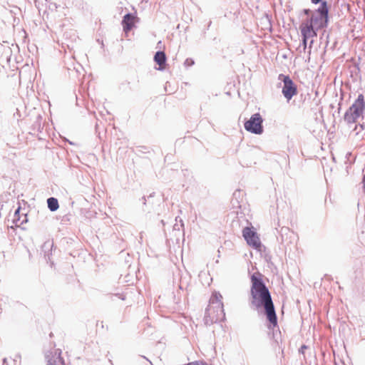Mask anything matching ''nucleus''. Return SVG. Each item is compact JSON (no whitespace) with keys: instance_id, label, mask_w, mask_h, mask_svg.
<instances>
[{"instance_id":"obj_32","label":"nucleus","mask_w":365,"mask_h":365,"mask_svg":"<svg viewBox=\"0 0 365 365\" xmlns=\"http://www.w3.org/2000/svg\"><path fill=\"white\" fill-rule=\"evenodd\" d=\"M339 107L338 108V110H339H339H340V109H341V103H339Z\"/></svg>"},{"instance_id":"obj_19","label":"nucleus","mask_w":365,"mask_h":365,"mask_svg":"<svg viewBox=\"0 0 365 365\" xmlns=\"http://www.w3.org/2000/svg\"><path fill=\"white\" fill-rule=\"evenodd\" d=\"M195 64V61L192 58H187L185 59V62H184V65L186 67H190V66H192Z\"/></svg>"},{"instance_id":"obj_21","label":"nucleus","mask_w":365,"mask_h":365,"mask_svg":"<svg viewBox=\"0 0 365 365\" xmlns=\"http://www.w3.org/2000/svg\"><path fill=\"white\" fill-rule=\"evenodd\" d=\"M314 11L309 9H304L302 10V12L304 15L307 16V17H309Z\"/></svg>"},{"instance_id":"obj_31","label":"nucleus","mask_w":365,"mask_h":365,"mask_svg":"<svg viewBox=\"0 0 365 365\" xmlns=\"http://www.w3.org/2000/svg\"><path fill=\"white\" fill-rule=\"evenodd\" d=\"M237 192H238V193L240 194V191H235V192H234V195H235V196H236V195H237Z\"/></svg>"},{"instance_id":"obj_11","label":"nucleus","mask_w":365,"mask_h":365,"mask_svg":"<svg viewBox=\"0 0 365 365\" xmlns=\"http://www.w3.org/2000/svg\"><path fill=\"white\" fill-rule=\"evenodd\" d=\"M153 60L159 66L158 70L163 71L165 69L163 66L166 63L167 56L164 51H158L154 55Z\"/></svg>"},{"instance_id":"obj_4","label":"nucleus","mask_w":365,"mask_h":365,"mask_svg":"<svg viewBox=\"0 0 365 365\" xmlns=\"http://www.w3.org/2000/svg\"><path fill=\"white\" fill-rule=\"evenodd\" d=\"M278 80L280 83H279L277 87H280L282 83H283L282 93L287 101H289L293 96L297 94V86L289 75L280 73L278 76Z\"/></svg>"},{"instance_id":"obj_22","label":"nucleus","mask_w":365,"mask_h":365,"mask_svg":"<svg viewBox=\"0 0 365 365\" xmlns=\"http://www.w3.org/2000/svg\"><path fill=\"white\" fill-rule=\"evenodd\" d=\"M70 219H71V215H64L61 220V222L63 223V224H66L68 223L69 221H70Z\"/></svg>"},{"instance_id":"obj_7","label":"nucleus","mask_w":365,"mask_h":365,"mask_svg":"<svg viewBox=\"0 0 365 365\" xmlns=\"http://www.w3.org/2000/svg\"><path fill=\"white\" fill-rule=\"evenodd\" d=\"M46 358L47 359V365H66L60 349H55L53 353L51 352L46 355Z\"/></svg>"},{"instance_id":"obj_1","label":"nucleus","mask_w":365,"mask_h":365,"mask_svg":"<svg viewBox=\"0 0 365 365\" xmlns=\"http://www.w3.org/2000/svg\"><path fill=\"white\" fill-rule=\"evenodd\" d=\"M263 275L255 272L250 276V305L258 313H263L268 322V327H273L277 324V316L271 293L263 280Z\"/></svg>"},{"instance_id":"obj_28","label":"nucleus","mask_w":365,"mask_h":365,"mask_svg":"<svg viewBox=\"0 0 365 365\" xmlns=\"http://www.w3.org/2000/svg\"><path fill=\"white\" fill-rule=\"evenodd\" d=\"M362 184H363V190L365 193V174L364 175L363 178H362Z\"/></svg>"},{"instance_id":"obj_26","label":"nucleus","mask_w":365,"mask_h":365,"mask_svg":"<svg viewBox=\"0 0 365 365\" xmlns=\"http://www.w3.org/2000/svg\"><path fill=\"white\" fill-rule=\"evenodd\" d=\"M142 200V202H143V205L146 206L147 205V198L145 197V196H143L142 198L140 199Z\"/></svg>"},{"instance_id":"obj_6","label":"nucleus","mask_w":365,"mask_h":365,"mask_svg":"<svg viewBox=\"0 0 365 365\" xmlns=\"http://www.w3.org/2000/svg\"><path fill=\"white\" fill-rule=\"evenodd\" d=\"M242 236L247 244L257 250H260L262 246L257 232L253 227H245L242 230Z\"/></svg>"},{"instance_id":"obj_10","label":"nucleus","mask_w":365,"mask_h":365,"mask_svg":"<svg viewBox=\"0 0 365 365\" xmlns=\"http://www.w3.org/2000/svg\"><path fill=\"white\" fill-rule=\"evenodd\" d=\"M53 247V242L51 241L45 242L41 247V252H43L44 259L47 262H51V264H53L51 259Z\"/></svg>"},{"instance_id":"obj_20","label":"nucleus","mask_w":365,"mask_h":365,"mask_svg":"<svg viewBox=\"0 0 365 365\" xmlns=\"http://www.w3.org/2000/svg\"><path fill=\"white\" fill-rule=\"evenodd\" d=\"M113 297H116L120 299L121 300L125 299V296L123 294H120V293H117L115 294H110V298L111 300H113Z\"/></svg>"},{"instance_id":"obj_3","label":"nucleus","mask_w":365,"mask_h":365,"mask_svg":"<svg viewBox=\"0 0 365 365\" xmlns=\"http://www.w3.org/2000/svg\"><path fill=\"white\" fill-rule=\"evenodd\" d=\"M365 110V101L363 94H359L353 104L346 110L344 115V120L347 124H353L363 116Z\"/></svg>"},{"instance_id":"obj_13","label":"nucleus","mask_w":365,"mask_h":365,"mask_svg":"<svg viewBox=\"0 0 365 365\" xmlns=\"http://www.w3.org/2000/svg\"><path fill=\"white\" fill-rule=\"evenodd\" d=\"M277 232L278 235L277 236V238L280 243L286 242L288 240L289 235L292 234L291 230L288 227H282Z\"/></svg>"},{"instance_id":"obj_14","label":"nucleus","mask_w":365,"mask_h":365,"mask_svg":"<svg viewBox=\"0 0 365 365\" xmlns=\"http://www.w3.org/2000/svg\"><path fill=\"white\" fill-rule=\"evenodd\" d=\"M221 298H222V295L220 293L212 294V295L210 299V302L212 304H216L217 305L215 307L219 309L220 310L222 314L223 315V317H225L223 304L220 300Z\"/></svg>"},{"instance_id":"obj_12","label":"nucleus","mask_w":365,"mask_h":365,"mask_svg":"<svg viewBox=\"0 0 365 365\" xmlns=\"http://www.w3.org/2000/svg\"><path fill=\"white\" fill-rule=\"evenodd\" d=\"M268 330H269V335H272V338L274 340V342L277 344V345H279V343L282 342V339H281V332H280V330L279 329V326H278V324H277V326L275 327H270V329L268 327V322L267 321V324H266Z\"/></svg>"},{"instance_id":"obj_17","label":"nucleus","mask_w":365,"mask_h":365,"mask_svg":"<svg viewBox=\"0 0 365 365\" xmlns=\"http://www.w3.org/2000/svg\"><path fill=\"white\" fill-rule=\"evenodd\" d=\"M210 311V309H206L205 313L204 322L207 326L213 324L214 322H215L217 320V319L214 320L212 318L210 317V313H209Z\"/></svg>"},{"instance_id":"obj_34","label":"nucleus","mask_w":365,"mask_h":365,"mask_svg":"<svg viewBox=\"0 0 365 365\" xmlns=\"http://www.w3.org/2000/svg\"><path fill=\"white\" fill-rule=\"evenodd\" d=\"M98 124L96 125L95 128H96V130L97 131V129H98Z\"/></svg>"},{"instance_id":"obj_37","label":"nucleus","mask_w":365,"mask_h":365,"mask_svg":"<svg viewBox=\"0 0 365 365\" xmlns=\"http://www.w3.org/2000/svg\"><path fill=\"white\" fill-rule=\"evenodd\" d=\"M46 2H49V0H45Z\"/></svg>"},{"instance_id":"obj_33","label":"nucleus","mask_w":365,"mask_h":365,"mask_svg":"<svg viewBox=\"0 0 365 365\" xmlns=\"http://www.w3.org/2000/svg\"><path fill=\"white\" fill-rule=\"evenodd\" d=\"M16 358H21V355L17 354V355L16 356Z\"/></svg>"},{"instance_id":"obj_23","label":"nucleus","mask_w":365,"mask_h":365,"mask_svg":"<svg viewBox=\"0 0 365 365\" xmlns=\"http://www.w3.org/2000/svg\"><path fill=\"white\" fill-rule=\"evenodd\" d=\"M311 2H312V4H313L314 5H317L319 4H320V5H322V4L323 2L327 3V1L326 0H311Z\"/></svg>"},{"instance_id":"obj_8","label":"nucleus","mask_w":365,"mask_h":365,"mask_svg":"<svg viewBox=\"0 0 365 365\" xmlns=\"http://www.w3.org/2000/svg\"><path fill=\"white\" fill-rule=\"evenodd\" d=\"M137 18L136 15L133 13H127L123 17L121 24L125 32H129L135 26V19Z\"/></svg>"},{"instance_id":"obj_24","label":"nucleus","mask_w":365,"mask_h":365,"mask_svg":"<svg viewBox=\"0 0 365 365\" xmlns=\"http://www.w3.org/2000/svg\"><path fill=\"white\" fill-rule=\"evenodd\" d=\"M27 221H28L27 215L24 214L23 218H21V225H23L24 223L26 222Z\"/></svg>"},{"instance_id":"obj_36","label":"nucleus","mask_w":365,"mask_h":365,"mask_svg":"<svg viewBox=\"0 0 365 365\" xmlns=\"http://www.w3.org/2000/svg\"><path fill=\"white\" fill-rule=\"evenodd\" d=\"M144 359H145L146 360H148V359L146 358V356H143Z\"/></svg>"},{"instance_id":"obj_2","label":"nucleus","mask_w":365,"mask_h":365,"mask_svg":"<svg viewBox=\"0 0 365 365\" xmlns=\"http://www.w3.org/2000/svg\"><path fill=\"white\" fill-rule=\"evenodd\" d=\"M329 7L328 3L323 2L315 9L309 17L303 21L301 27L309 29L311 32L317 34L319 30L328 26L329 16Z\"/></svg>"},{"instance_id":"obj_30","label":"nucleus","mask_w":365,"mask_h":365,"mask_svg":"<svg viewBox=\"0 0 365 365\" xmlns=\"http://www.w3.org/2000/svg\"><path fill=\"white\" fill-rule=\"evenodd\" d=\"M211 24H212V21H210L209 23H208V26H207L208 28L210 26Z\"/></svg>"},{"instance_id":"obj_27","label":"nucleus","mask_w":365,"mask_h":365,"mask_svg":"<svg viewBox=\"0 0 365 365\" xmlns=\"http://www.w3.org/2000/svg\"><path fill=\"white\" fill-rule=\"evenodd\" d=\"M314 43V40L312 39L309 43V53H311V48L312 47V45Z\"/></svg>"},{"instance_id":"obj_35","label":"nucleus","mask_w":365,"mask_h":365,"mask_svg":"<svg viewBox=\"0 0 365 365\" xmlns=\"http://www.w3.org/2000/svg\"><path fill=\"white\" fill-rule=\"evenodd\" d=\"M356 67L357 68L358 70H359V65H356Z\"/></svg>"},{"instance_id":"obj_29","label":"nucleus","mask_w":365,"mask_h":365,"mask_svg":"<svg viewBox=\"0 0 365 365\" xmlns=\"http://www.w3.org/2000/svg\"><path fill=\"white\" fill-rule=\"evenodd\" d=\"M155 192H153L152 193H150L148 196V200H149L150 198L151 197H153L155 196Z\"/></svg>"},{"instance_id":"obj_18","label":"nucleus","mask_w":365,"mask_h":365,"mask_svg":"<svg viewBox=\"0 0 365 365\" xmlns=\"http://www.w3.org/2000/svg\"><path fill=\"white\" fill-rule=\"evenodd\" d=\"M21 206H19L15 212H14V217L12 219V222L13 223H14L16 226H18V222L21 220V215H20V211H21Z\"/></svg>"},{"instance_id":"obj_25","label":"nucleus","mask_w":365,"mask_h":365,"mask_svg":"<svg viewBox=\"0 0 365 365\" xmlns=\"http://www.w3.org/2000/svg\"><path fill=\"white\" fill-rule=\"evenodd\" d=\"M308 348V346L307 345H304L303 344L300 349H299V353H302V354H304V350L307 349Z\"/></svg>"},{"instance_id":"obj_9","label":"nucleus","mask_w":365,"mask_h":365,"mask_svg":"<svg viewBox=\"0 0 365 365\" xmlns=\"http://www.w3.org/2000/svg\"><path fill=\"white\" fill-rule=\"evenodd\" d=\"M301 36H302V44L301 46L303 48V51L305 52L307 48L308 41L309 38L316 37L317 36V34L311 32L309 29H306L299 26Z\"/></svg>"},{"instance_id":"obj_16","label":"nucleus","mask_w":365,"mask_h":365,"mask_svg":"<svg viewBox=\"0 0 365 365\" xmlns=\"http://www.w3.org/2000/svg\"><path fill=\"white\" fill-rule=\"evenodd\" d=\"M48 208L51 212L56 211L59 207L58 201L56 197H50L47 199Z\"/></svg>"},{"instance_id":"obj_15","label":"nucleus","mask_w":365,"mask_h":365,"mask_svg":"<svg viewBox=\"0 0 365 365\" xmlns=\"http://www.w3.org/2000/svg\"><path fill=\"white\" fill-rule=\"evenodd\" d=\"M173 232L176 237V240H178L179 236L180 234L184 235V222L182 219H180V224L175 223L173 227Z\"/></svg>"},{"instance_id":"obj_5","label":"nucleus","mask_w":365,"mask_h":365,"mask_svg":"<svg viewBox=\"0 0 365 365\" xmlns=\"http://www.w3.org/2000/svg\"><path fill=\"white\" fill-rule=\"evenodd\" d=\"M264 119L259 113L252 114L244 123L245 129L253 134L261 135L264 132Z\"/></svg>"}]
</instances>
